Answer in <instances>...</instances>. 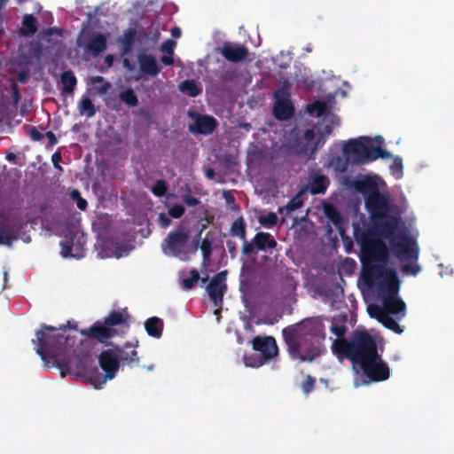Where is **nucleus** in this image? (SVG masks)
Masks as SVG:
<instances>
[{
    "label": "nucleus",
    "instance_id": "nucleus-16",
    "mask_svg": "<svg viewBox=\"0 0 454 454\" xmlns=\"http://www.w3.org/2000/svg\"><path fill=\"white\" fill-rule=\"evenodd\" d=\"M383 276L385 278L379 284V292L382 298L384 297H397L400 282L396 272L392 269H386Z\"/></svg>",
    "mask_w": 454,
    "mask_h": 454
},
{
    "label": "nucleus",
    "instance_id": "nucleus-6",
    "mask_svg": "<svg viewBox=\"0 0 454 454\" xmlns=\"http://www.w3.org/2000/svg\"><path fill=\"white\" fill-rule=\"evenodd\" d=\"M399 226H396L391 234L380 235L387 239L390 250L396 259L413 262L419 258V249L414 238L405 231L396 232Z\"/></svg>",
    "mask_w": 454,
    "mask_h": 454
},
{
    "label": "nucleus",
    "instance_id": "nucleus-59",
    "mask_svg": "<svg viewBox=\"0 0 454 454\" xmlns=\"http://www.w3.org/2000/svg\"><path fill=\"white\" fill-rule=\"evenodd\" d=\"M333 125H334V121H332L331 123L324 124L323 126L317 128V134H322V135L326 136L327 137H329V136L333 132Z\"/></svg>",
    "mask_w": 454,
    "mask_h": 454
},
{
    "label": "nucleus",
    "instance_id": "nucleus-11",
    "mask_svg": "<svg viewBox=\"0 0 454 454\" xmlns=\"http://www.w3.org/2000/svg\"><path fill=\"white\" fill-rule=\"evenodd\" d=\"M301 335L316 340L320 344L325 339V325L320 317H309L291 325Z\"/></svg>",
    "mask_w": 454,
    "mask_h": 454
},
{
    "label": "nucleus",
    "instance_id": "nucleus-30",
    "mask_svg": "<svg viewBox=\"0 0 454 454\" xmlns=\"http://www.w3.org/2000/svg\"><path fill=\"white\" fill-rule=\"evenodd\" d=\"M354 187L358 192L367 196L379 191L376 182L372 177L368 176L362 180L355 181Z\"/></svg>",
    "mask_w": 454,
    "mask_h": 454
},
{
    "label": "nucleus",
    "instance_id": "nucleus-19",
    "mask_svg": "<svg viewBox=\"0 0 454 454\" xmlns=\"http://www.w3.org/2000/svg\"><path fill=\"white\" fill-rule=\"evenodd\" d=\"M222 56L228 61L237 63L247 59L248 49L245 45H233L231 43H224L220 49Z\"/></svg>",
    "mask_w": 454,
    "mask_h": 454
},
{
    "label": "nucleus",
    "instance_id": "nucleus-46",
    "mask_svg": "<svg viewBox=\"0 0 454 454\" xmlns=\"http://www.w3.org/2000/svg\"><path fill=\"white\" fill-rule=\"evenodd\" d=\"M371 159H370V162L379 159V158H381V159H387L390 156V153L382 149L380 145L379 146H373L372 144L371 145Z\"/></svg>",
    "mask_w": 454,
    "mask_h": 454
},
{
    "label": "nucleus",
    "instance_id": "nucleus-51",
    "mask_svg": "<svg viewBox=\"0 0 454 454\" xmlns=\"http://www.w3.org/2000/svg\"><path fill=\"white\" fill-rule=\"evenodd\" d=\"M316 380L310 375H307L304 381L301 384L302 392L309 395L315 387Z\"/></svg>",
    "mask_w": 454,
    "mask_h": 454
},
{
    "label": "nucleus",
    "instance_id": "nucleus-18",
    "mask_svg": "<svg viewBox=\"0 0 454 454\" xmlns=\"http://www.w3.org/2000/svg\"><path fill=\"white\" fill-rule=\"evenodd\" d=\"M113 349L116 351L120 364H122V365L133 367L139 364L137 352L131 343L127 342L123 347L115 345Z\"/></svg>",
    "mask_w": 454,
    "mask_h": 454
},
{
    "label": "nucleus",
    "instance_id": "nucleus-32",
    "mask_svg": "<svg viewBox=\"0 0 454 454\" xmlns=\"http://www.w3.org/2000/svg\"><path fill=\"white\" fill-rule=\"evenodd\" d=\"M230 232L232 236L239 238L241 240L247 239V223L243 216L238 217L231 224Z\"/></svg>",
    "mask_w": 454,
    "mask_h": 454
},
{
    "label": "nucleus",
    "instance_id": "nucleus-56",
    "mask_svg": "<svg viewBox=\"0 0 454 454\" xmlns=\"http://www.w3.org/2000/svg\"><path fill=\"white\" fill-rule=\"evenodd\" d=\"M184 211H185V209H184V206L174 205L173 207H171L169 208L168 215L173 218L178 219L183 216V215L184 214Z\"/></svg>",
    "mask_w": 454,
    "mask_h": 454
},
{
    "label": "nucleus",
    "instance_id": "nucleus-62",
    "mask_svg": "<svg viewBox=\"0 0 454 454\" xmlns=\"http://www.w3.org/2000/svg\"><path fill=\"white\" fill-rule=\"evenodd\" d=\"M226 247L228 248V251H229V254H230L231 257L232 259L236 258L237 254H238V249H237L236 242L231 240V239H228L226 241Z\"/></svg>",
    "mask_w": 454,
    "mask_h": 454
},
{
    "label": "nucleus",
    "instance_id": "nucleus-4",
    "mask_svg": "<svg viewBox=\"0 0 454 454\" xmlns=\"http://www.w3.org/2000/svg\"><path fill=\"white\" fill-rule=\"evenodd\" d=\"M365 207L379 235L391 234L396 226H400V217L389 214L392 205L388 198L380 191L366 197Z\"/></svg>",
    "mask_w": 454,
    "mask_h": 454
},
{
    "label": "nucleus",
    "instance_id": "nucleus-20",
    "mask_svg": "<svg viewBox=\"0 0 454 454\" xmlns=\"http://www.w3.org/2000/svg\"><path fill=\"white\" fill-rule=\"evenodd\" d=\"M217 121L213 116L197 114L193 125L189 126V130L194 134L208 135L217 127Z\"/></svg>",
    "mask_w": 454,
    "mask_h": 454
},
{
    "label": "nucleus",
    "instance_id": "nucleus-43",
    "mask_svg": "<svg viewBox=\"0 0 454 454\" xmlns=\"http://www.w3.org/2000/svg\"><path fill=\"white\" fill-rule=\"evenodd\" d=\"M200 250L203 255V264L206 265L208 263L212 254V241L205 238L201 242Z\"/></svg>",
    "mask_w": 454,
    "mask_h": 454
},
{
    "label": "nucleus",
    "instance_id": "nucleus-15",
    "mask_svg": "<svg viewBox=\"0 0 454 454\" xmlns=\"http://www.w3.org/2000/svg\"><path fill=\"white\" fill-rule=\"evenodd\" d=\"M225 276V271L215 274L207 286L208 296L215 306H221L223 303V298L226 291Z\"/></svg>",
    "mask_w": 454,
    "mask_h": 454
},
{
    "label": "nucleus",
    "instance_id": "nucleus-1",
    "mask_svg": "<svg viewBox=\"0 0 454 454\" xmlns=\"http://www.w3.org/2000/svg\"><path fill=\"white\" fill-rule=\"evenodd\" d=\"M77 329L75 322L68 321L65 325L54 327L42 324L41 328L35 332L36 339L33 343L36 345V353L48 367L55 366L60 370L62 377L70 372L74 366L78 372L86 368L88 353L75 347L76 337L57 333L59 330Z\"/></svg>",
    "mask_w": 454,
    "mask_h": 454
},
{
    "label": "nucleus",
    "instance_id": "nucleus-26",
    "mask_svg": "<svg viewBox=\"0 0 454 454\" xmlns=\"http://www.w3.org/2000/svg\"><path fill=\"white\" fill-rule=\"evenodd\" d=\"M137 31L135 28H129L124 31L122 36L118 38V43L121 46V54H129L132 50L134 43L137 40Z\"/></svg>",
    "mask_w": 454,
    "mask_h": 454
},
{
    "label": "nucleus",
    "instance_id": "nucleus-23",
    "mask_svg": "<svg viewBox=\"0 0 454 454\" xmlns=\"http://www.w3.org/2000/svg\"><path fill=\"white\" fill-rule=\"evenodd\" d=\"M324 214L336 227L340 235L344 237L346 233L344 219L337 207L333 204H325L324 206Z\"/></svg>",
    "mask_w": 454,
    "mask_h": 454
},
{
    "label": "nucleus",
    "instance_id": "nucleus-21",
    "mask_svg": "<svg viewBox=\"0 0 454 454\" xmlns=\"http://www.w3.org/2000/svg\"><path fill=\"white\" fill-rule=\"evenodd\" d=\"M139 65V69L144 74L157 76L161 67L158 66L156 58L152 54L145 52L139 53L137 57Z\"/></svg>",
    "mask_w": 454,
    "mask_h": 454
},
{
    "label": "nucleus",
    "instance_id": "nucleus-36",
    "mask_svg": "<svg viewBox=\"0 0 454 454\" xmlns=\"http://www.w3.org/2000/svg\"><path fill=\"white\" fill-rule=\"evenodd\" d=\"M79 112L81 114H86L87 118L93 117L97 109L88 96H83L79 103Z\"/></svg>",
    "mask_w": 454,
    "mask_h": 454
},
{
    "label": "nucleus",
    "instance_id": "nucleus-53",
    "mask_svg": "<svg viewBox=\"0 0 454 454\" xmlns=\"http://www.w3.org/2000/svg\"><path fill=\"white\" fill-rule=\"evenodd\" d=\"M301 206H302V201L298 197H295V198H293L287 203V205L284 207V209L288 214V213H291V212H294V211L297 210Z\"/></svg>",
    "mask_w": 454,
    "mask_h": 454
},
{
    "label": "nucleus",
    "instance_id": "nucleus-45",
    "mask_svg": "<svg viewBox=\"0 0 454 454\" xmlns=\"http://www.w3.org/2000/svg\"><path fill=\"white\" fill-rule=\"evenodd\" d=\"M245 364L247 366L258 368L266 364L260 355H249L244 357Z\"/></svg>",
    "mask_w": 454,
    "mask_h": 454
},
{
    "label": "nucleus",
    "instance_id": "nucleus-33",
    "mask_svg": "<svg viewBox=\"0 0 454 454\" xmlns=\"http://www.w3.org/2000/svg\"><path fill=\"white\" fill-rule=\"evenodd\" d=\"M37 31L36 19L33 14H25L22 20L20 34L22 35H32Z\"/></svg>",
    "mask_w": 454,
    "mask_h": 454
},
{
    "label": "nucleus",
    "instance_id": "nucleus-8",
    "mask_svg": "<svg viewBox=\"0 0 454 454\" xmlns=\"http://www.w3.org/2000/svg\"><path fill=\"white\" fill-rule=\"evenodd\" d=\"M357 367L362 371L363 375L368 379L369 382H380L389 378V366L379 352Z\"/></svg>",
    "mask_w": 454,
    "mask_h": 454
},
{
    "label": "nucleus",
    "instance_id": "nucleus-7",
    "mask_svg": "<svg viewBox=\"0 0 454 454\" xmlns=\"http://www.w3.org/2000/svg\"><path fill=\"white\" fill-rule=\"evenodd\" d=\"M98 364L100 368L105 372V374L102 375L97 368L95 369L90 379V382L96 387L105 384L107 380L114 379L121 366L116 351L113 348L103 350L100 353Z\"/></svg>",
    "mask_w": 454,
    "mask_h": 454
},
{
    "label": "nucleus",
    "instance_id": "nucleus-58",
    "mask_svg": "<svg viewBox=\"0 0 454 454\" xmlns=\"http://www.w3.org/2000/svg\"><path fill=\"white\" fill-rule=\"evenodd\" d=\"M420 270V268L418 264H403L401 267V271L404 274L410 275H417Z\"/></svg>",
    "mask_w": 454,
    "mask_h": 454
},
{
    "label": "nucleus",
    "instance_id": "nucleus-14",
    "mask_svg": "<svg viewBox=\"0 0 454 454\" xmlns=\"http://www.w3.org/2000/svg\"><path fill=\"white\" fill-rule=\"evenodd\" d=\"M80 333L90 339L97 340L100 343H106L108 340L117 334L114 328L109 327L105 322H96L88 329L80 330Z\"/></svg>",
    "mask_w": 454,
    "mask_h": 454
},
{
    "label": "nucleus",
    "instance_id": "nucleus-35",
    "mask_svg": "<svg viewBox=\"0 0 454 454\" xmlns=\"http://www.w3.org/2000/svg\"><path fill=\"white\" fill-rule=\"evenodd\" d=\"M179 90L183 93L195 98L202 92V89L198 86L194 80H185L179 85Z\"/></svg>",
    "mask_w": 454,
    "mask_h": 454
},
{
    "label": "nucleus",
    "instance_id": "nucleus-2",
    "mask_svg": "<svg viewBox=\"0 0 454 454\" xmlns=\"http://www.w3.org/2000/svg\"><path fill=\"white\" fill-rule=\"evenodd\" d=\"M356 239L360 245V261L364 282L372 285L383 277L385 264L388 261V249L383 238L377 232L364 231L356 232Z\"/></svg>",
    "mask_w": 454,
    "mask_h": 454
},
{
    "label": "nucleus",
    "instance_id": "nucleus-63",
    "mask_svg": "<svg viewBox=\"0 0 454 454\" xmlns=\"http://www.w3.org/2000/svg\"><path fill=\"white\" fill-rule=\"evenodd\" d=\"M158 219L162 228L168 227L172 223L171 219L165 213H160Z\"/></svg>",
    "mask_w": 454,
    "mask_h": 454
},
{
    "label": "nucleus",
    "instance_id": "nucleus-17",
    "mask_svg": "<svg viewBox=\"0 0 454 454\" xmlns=\"http://www.w3.org/2000/svg\"><path fill=\"white\" fill-rule=\"evenodd\" d=\"M22 225L17 221L4 220L0 223V245L12 247L14 240L19 239Z\"/></svg>",
    "mask_w": 454,
    "mask_h": 454
},
{
    "label": "nucleus",
    "instance_id": "nucleus-57",
    "mask_svg": "<svg viewBox=\"0 0 454 454\" xmlns=\"http://www.w3.org/2000/svg\"><path fill=\"white\" fill-rule=\"evenodd\" d=\"M346 331L347 327L343 325L333 324L331 325V332L338 337L337 339H345Z\"/></svg>",
    "mask_w": 454,
    "mask_h": 454
},
{
    "label": "nucleus",
    "instance_id": "nucleus-13",
    "mask_svg": "<svg viewBox=\"0 0 454 454\" xmlns=\"http://www.w3.org/2000/svg\"><path fill=\"white\" fill-rule=\"evenodd\" d=\"M253 349L258 351L265 363L278 355L276 340L272 336H255L252 340Z\"/></svg>",
    "mask_w": 454,
    "mask_h": 454
},
{
    "label": "nucleus",
    "instance_id": "nucleus-60",
    "mask_svg": "<svg viewBox=\"0 0 454 454\" xmlns=\"http://www.w3.org/2000/svg\"><path fill=\"white\" fill-rule=\"evenodd\" d=\"M28 134L32 140L41 141L43 138V135L38 131L35 126H30L28 129Z\"/></svg>",
    "mask_w": 454,
    "mask_h": 454
},
{
    "label": "nucleus",
    "instance_id": "nucleus-38",
    "mask_svg": "<svg viewBox=\"0 0 454 454\" xmlns=\"http://www.w3.org/2000/svg\"><path fill=\"white\" fill-rule=\"evenodd\" d=\"M120 99L130 107H134L138 105V98L131 89H127L121 92Z\"/></svg>",
    "mask_w": 454,
    "mask_h": 454
},
{
    "label": "nucleus",
    "instance_id": "nucleus-22",
    "mask_svg": "<svg viewBox=\"0 0 454 454\" xmlns=\"http://www.w3.org/2000/svg\"><path fill=\"white\" fill-rule=\"evenodd\" d=\"M107 47V36L102 33H97L87 42L85 49L92 56L98 57Z\"/></svg>",
    "mask_w": 454,
    "mask_h": 454
},
{
    "label": "nucleus",
    "instance_id": "nucleus-61",
    "mask_svg": "<svg viewBox=\"0 0 454 454\" xmlns=\"http://www.w3.org/2000/svg\"><path fill=\"white\" fill-rule=\"evenodd\" d=\"M223 196L227 203L231 208L237 207L236 200L233 194L230 191H224Z\"/></svg>",
    "mask_w": 454,
    "mask_h": 454
},
{
    "label": "nucleus",
    "instance_id": "nucleus-47",
    "mask_svg": "<svg viewBox=\"0 0 454 454\" xmlns=\"http://www.w3.org/2000/svg\"><path fill=\"white\" fill-rule=\"evenodd\" d=\"M303 137H304V140H305L306 144H305L304 148L302 149V151L309 155V148H310V146H313V145L315 143L314 142V140L316 138V132H315V130L313 129H307L304 132Z\"/></svg>",
    "mask_w": 454,
    "mask_h": 454
},
{
    "label": "nucleus",
    "instance_id": "nucleus-37",
    "mask_svg": "<svg viewBox=\"0 0 454 454\" xmlns=\"http://www.w3.org/2000/svg\"><path fill=\"white\" fill-rule=\"evenodd\" d=\"M351 160L350 158H348L345 156V158H342L340 156L333 157L331 161L330 165L334 168V170L344 173L348 170V163Z\"/></svg>",
    "mask_w": 454,
    "mask_h": 454
},
{
    "label": "nucleus",
    "instance_id": "nucleus-64",
    "mask_svg": "<svg viewBox=\"0 0 454 454\" xmlns=\"http://www.w3.org/2000/svg\"><path fill=\"white\" fill-rule=\"evenodd\" d=\"M184 201L187 206L195 207L200 203V200L192 195H186L184 198Z\"/></svg>",
    "mask_w": 454,
    "mask_h": 454
},
{
    "label": "nucleus",
    "instance_id": "nucleus-50",
    "mask_svg": "<svg viewBox=\"0 0 454 454\" xmlns=\"http://www.w3.org/2000/svg\"><path fill=\"white\" fill-rule=\"evenodd\" d=\"M327 138L328 137L326 136H324L322 134H317V138L316 142L314 143L313 146H310V148H309V158H314L315 153L325 145Z\"/></svg>",
    "mask_w": 454,
    "mask_h": 454
},
{
    "label": "nucleus",
    "instance_id": "nucleus-31",
    "mask_svg": "<svg viewBox=\"0 0 454 454\" xmlns=\"http://www.w3.org/2000/svg\"><path fill=\"white\" fill-rule=\"evenodd\" d=\"M129 318V316L127 313L113 311L106 317H105L104 322L109 327L114 328V326L118 325H127Z\"/></svg>",
    "mask_w": 454,
    "mask_h": 454
},
{
    "label": "nucleus",
    "instance_id": "nucleus-3",
    "mask_svg": "<svg viewBox=\"0 0 454 454\" xmlns=\"http://www.w3.org/2000/svg\"><path fill=\"white\" fill-rule=\"evenodd\" d=\"M332 348L340 357L349 360L354 369L378 353L375 340L364 329L354 330L349 339H336Z\"/></svg>",
    "mask_w": 454,
    "mask_h": 454
},
{
    "label": "nucleus",
    "instance_id": "nucleus-49",
    "mask_svg": "<svg viewBox=\"0 0 454 454\" xmlns=\"http://www.w3.org/2000/svg\"><path fill=\"white\" fill-rule=\"evenodd\" d=\"M244 241V244L242 246V254L245 255V256H252V255H256L257 254V252H256V246H255V243L253 241H247V239Z\"/></svg>",
    "mask_w": 454,
    "mask_h": 454
},
{
    "label": "nucleus",
    "instance_id": "nucleus-39",
    "mask_svg": "<svg viewBox=\"0 0 454 454\" xmlns=\"http://www.w3.org/2000/svg\"><path fill=\"white\" fill-rule=\"evenodd\" d=\"M380 323L383 325L384 327L396 333H402L403 330L400 326V325L387 313L383 317V319L380 321Z\"/></svg>",
    "mask_w": 454,
    "mask_h": 454
},
{
    "label": "nucleus",
    "instance_id": "nucleus-29",
    "mask_svg": "<svg viewBox=\"0 0 454 454\" xmlns=\"http://www.w3.org/2000/svg\"><path fill=\"white\" fill-rule=\"evenodd\" d=\"M164 323L163 320L158 317H149L145 322V329L149 336L153 338H160L162 335Z\"/></svg>",
    "mask_w": 454,
    "mask_h": 454
},
{
    "label": "nucleus",
    "instance_id": "nucleus-5",
    "mask_svg": "<svg viewBox=\"0 0 454 454\" xmlns=\"http://www.w3.org/2000/svg\"><path fill=\"white\" fill-rule=\"evenodd\" d=\"M282 336L286 344L288 355L294 360L311 363L322 354V344L301 335L294 326L285 327L282 330Z\"/></svg>",
    "mask_w": 454,
    "mask_h": 454
},
{
    "label": "nucleus",
    "instance_id": "nucleus-27",
    "mask_svg": "<svg viewBox=\"0 0 454 454\" xmlns=\"http://www.w3.org/2000/svg\"><path fill=\"white\" fill-rule=\"evenodd\" d=\"M61 255L65 258H82L83 257V248L80 244L74 245V240L61 241Z\"/></svg>",
    "mask_w": 454,
    "mask_h": 454
},
{
    "label": "nucleus",
    "instance_id": "nucleus-40",
    "mask_svg": "<svg viewBox=\"0 0 454 454\" xmlns=\"http://www.w3.org/2000/svg\"><path fill=\"white\" fill-rule=\"evenodd\" d=\"M189 274V278L182 280L183 287L187 290L193 288L200 278L199 271L195 269L191 270Z\"/></svg>",
    "mask_w": 454,
    "mask_h": 454
},
{
    "label": "nucleus",
    "instance_id": "nucleus-52",
    "mask_svg": "<svg viewBox=\"0 0 454 454\" xmlns=\"http://www.w3.org/2000/svg\"><path fill=\"white\" fill-rule=\"evenodd\" d=\"M167 184L164 180H158L153 185L152 192L155 196L162 197L167 192Z\"/></svg>",
    "mask_w": 454,
    "mask_h": 454
},
{
    "label": "nucleus",
    "instance_id": "nucleus-44",
    "mask_svg": "<svg viewBox=\"0 0 454 454\" xmlns=\"http://www.w3.org/2000/svg\"><path fill=\"white\" fill-rule=\"evenodd\" d=\"M259 223L267 228L275 226L278 223V215L274 212H270L266 215L259 217Z\"/></svg>",
    "mask_w": 454,
    "mask_h": 454
},
{
    "label": "nucleus",
    "instance_id": "nucleus-10",
    "mask_svg": "<svg viewBox=\"0 0 454 454\" xmlns=\"http://www.w3.org/2000/svg\"><path fill=\"white\" fill-rule=\"evenodd\" d=\"M275 102L273 105V114L278 121H287L294 114V107L290 99L291 92L288 83L275 90L273 93Z\"/></svg>",
    "mask_w": 454,
    "mask_h": 454
},
{
    "label": "nucleus",
    "instance_id": "nucleus-25",
    "mask_svg": "<svg viewBox=\"0 0 454 454\" xmlns=\"http://www.w3.org/2000/svg\"><path fill=\"white\" fill-rule=\"evenodd\" d=\"M382 304L388 315L402 314V317H403L405 314L406 304L398 297H384Z\"/></svg>",
    "mask_w": 454,
    "mask_h": 454
},
{
    "label": "nucleus",
    "instance_id": "nucleus-55",
    "mask_svg": "<svg viewBox=\"0 0 454 454\" xmlns=\"http://www.w3.org/2000/svg\"><path fill=\"white\" fill-rule=\"evenodd\" d=\"M392 171H393V175L396 178H400L401 177L402 173H403V161H402L401 158L395 157L394 159L393 166H392Z\"/></svg>",
    "mask_w": 454,
    "mask_h": 454
},
{
    "label": "nucleus",
    "instance_id": "nucleus-24",
    "mask_svg": "<svg viewBox=\"0 0 454 454\" xmlns=\"http://www.w3.org/2000/svg\"><path fill=\"white\" fill-rule=\"evenodd\" d=\"M329 178L323 174H314L309 182V190L312 195L325 194L329 186Z\"/></svg>",
    "mask_w": 454,
    "mask_h": 454
},
{
    "label": "nucleus",
    "instance_id": "nucleus-12",
    "mask_svg": "<svg viewBox=\"0 0 454 454\" xmlns=\"http://www.w3.org/2000/svg\"><path fill=\"white\" fill-rule=\"evenodd\" d=\"M190 239L187 231H170L161 243L162 252L166 255L180 256L185 250Z\"/></svg>",
    "mask_w": 454,
    "mask_h": 454
},
{
    "label": "nucleus",
    "instance_id": "nucleus-41",
    "mask_svg": "<svg viewBox=\"0 0 454 454\" xmlns=\"http://www.w3.org/2000/svg\"><path fill=\"white\" fill-rule=\"evenodd\" d=\"M367 311L371 317L377 319L380 323L387 314L386 309L377 304H370Z\"/></svg>",
    "mask_w": 454,
    "mask_h": 454
},
{
    "label": "nucleus",
    "instance_id": "nucleus-9",
    "mask_svg": "<svg viewBox=\"0 0 454 454\" xmlns=\"http://www.w3.org/2000/svg\"><path fill=\"white\" fill-rule=\"evenodd\" d=\"M371 145L372 139L366 137L350 139L344 144L342 152L352 162L365 164L370 162Z\"/></svg>",
    "mask_w": 454,
    "mask_h": 454
},
{
    "label": "nucleus",
    "instance_id": "nucleus-28",
    "mask_svg": "<svg viewBox=\"0 0 454 454\" xmlns=\"http://www.w3.org/2000/svg\"><path fill=\"white\" fill-rule=\"evenodd\" d=\"M254 242L255 243L256 249L264 251L266 248L273 249L278 246V243L274 237L268 232H257L254 237Z\"/></svg>",
    "mask_w": 454,
    "mask_h": 454
},
{
    "label": "nucleus",
    "instance_id": "nucleus-48",
    "mask_svg": "<svg viewBox=\"0 0 454 454\" xmlns=\"http://www.w3.org/2000/svg\"><path fill=\"white\" fill-rule=\"evenodd\" d=\"M92 84L101 83L100 86L97 87V91L99 94H106L108 92L109 89L111 88V84L108 82H105L104 78L102 76H95L91 79Z\"/></svg>",
    "mask_w": 454,
    "mask_h": 454
},
{
    "label": "nucleus",
    "instance_id": "nucleus-42",
    "mask_svg": "<svg viewBox=\"0 0 454 454\" xmlns=\"http://www.w3.org/2000/svg\"><path fill=\"white\" fill-rule=\"evenodd\" d=\"M307 110L309 114H316L317 117H321L325 115L326 112V104L323 101H316L309 105Z\"/></svg>",
    "mask_w": 454,
    "mask_h": 454
},
{
    "label": "nucleus",
    "instance_id": "nucleus-54",
    "mask_svg": "<svg viewBox=\"0 0 454 454\" xmlns=\"http://www.w3.org/2000/svg\"><path fill=\"white\" fill-rule=\"evenodd\" d=\"M176 44V43L174 40L168 39L160 45V50L166 54L174 55V48Z\"/></svg>",
    "mask_w": 454,
    "mask_h": 454
},
{
    "label": "nucleus",
    "instance_id": "nucleus-34",
    "mask_svg": "<svg viewBox=\"0 0 454 454\" xmlns=\"http://www.w3.org/2000/svg\"><path fill=\"white\" fill-rule=\"evenodd\" d=\"M62 90L67 93H72L75 88L77 80L71 70L62 73L61 77Z\"/></svg>",
    "mask_w": 454,
    "mask_h": 454
}]
</instances>
